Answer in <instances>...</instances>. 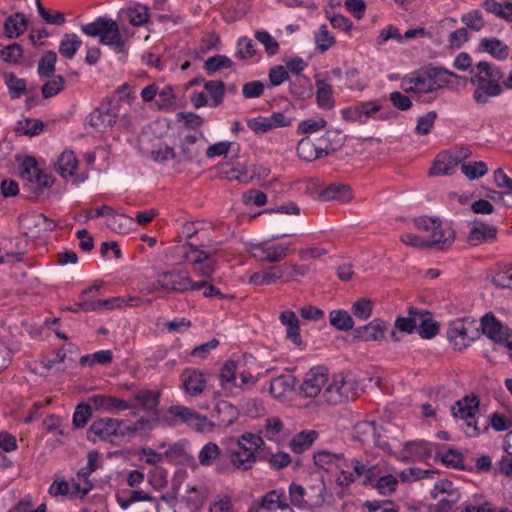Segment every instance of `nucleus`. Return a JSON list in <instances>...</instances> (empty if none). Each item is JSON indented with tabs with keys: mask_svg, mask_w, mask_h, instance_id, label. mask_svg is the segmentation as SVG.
I'll list each match as a JSON object with an SVG mask.
<instances>
[{
	"mask_svg": "<svg viewBox=\"0 0 512 512\" xmlns=\"http://www.w3.org/2000/svg\"><path fill=\"white\" fill-rule=\"evenodd\" d=\"M469 81L475 85L473 100L480 105L487 104L491 98L500 96L503 93L502 83L504 82L503 70L487 61L478 62L470 70Z\"/></svg>",
	"mask_w": 512,
	"mask_h": 512,
	"instance_id": "1",
	"label": "nucleus"
},
{
	"mask_svg": "<svg viewBox=\"0 0 512 512\" xmlns=\"http://www.w3.org/2000/svg\"><path fill=\"white\" fill-rule=\"evenodd\" d=\"M81 31L87 36L98 37L101 44L113 47L117 53L124 52L126 41L118 23L111 18L98 17L94 22L82 25Z\"/></svg>",
	"mask_w": 512,
	"mask_h": 512,
	"instance_id": "2",
	"label": "nucleus"
},
{
	"mask_svg": "<svg viewBox=\"0 0 512 512\" xmlns=\"http://www.w3.org/2000/svg\"><path fill=\"white\" fill-rule=\"evenodd\" d=\"M265 445L262 437L247 432L237 441V448L228 451L229 460L234 467L247 471L252 468L254 462L259 459L255 452Z\"/></svg>",
	"mask_w": 512,
	"mask_h": 512,
	"instance_id": "3",
	"label": "nucleus"
},
{
	"mask_svg": "<svg viewBox=\"0 0 512 512\" xmlns=\"http://www.w3.org/2000/svg\"><path fill=\"white\" fill-rule=\"evenodd\" d=\"M479 398L475 394H469L457 400L450 407L453 417L464 421L463 431L468 437H477L481 434V428L475 420V415L479 410Z\"/></svg>",
	"mask_w": 512,
	"mask_h": 512,
	"instance_id": "4",
	"label": "nucleus"
},
{
	"mask_svg": "<svg viewBox=\"0 0 512 512\" xmlns=\"http://www.w3.org/2000/svg\"><path fill=\"white\" fill-rule=\"evenodd\" d=\"M358 383L353 377H335L323 391L322 397L330 405H338L355 399Z\"/></svg>",
	"mask_w": 512,
	"mask_h": 512,
	"instance_id": "5",
	"label": "nucleus"
},
{
	"mask_svg": "<svg viewBox=\"0 0 512 512\" xmlns=\"http://www.w3.org/2000/svg\"><path fill=\"white\" fill-rule=\"evenodd\" d=\"M479 337V329L475 321L469 316H462L450 322V342L455 350L462 351Z\"/></svg>",
	"mask_w": 512,
	"mask_h": 512,
	"instance_id": "6",
	"label": "nucleus"
},
{
	"mask_svg": "<svg viewBox=\"0 0 512 512\" xmlns=\"http://www.w3.org/2000/svg\"><path fill=\"white\" fill-rule=\"evenodd\" d=\"M157 284L168 292L185 293L200 290L204 283H194L187 273L180 270L165 271L158 275Z\"/></svg>",
	"mask_w": 512,
	"mask_h": 512,
	"instance_id": "7",
	"label": "nucleus"
},
{
	"mask_svg": "<svg viewBox=\"0 0 512 512\" xmlns=\"http://www.w3.org/2000/svg\"><path fill=\"white\" fill-rule=\"evenodd\" d=\"M248 512H293L283 489H274L253 501Z\"/></svg>",
	"mask_w": 512,
	"mask_h": 512,
	"instance_id": "8",
	"label": "nucleus"
},
{
	"mask_svg": "<svg viewBox=\"0 0 512 512\" xmlns=\"http://www.w3.org/2000/svg\"><path fill=\"white\" fill-rule=\"evenodd\" d=\"M353 437L363 445L376 446L384 452L391 454L389 443L383 439L374 421H361L354 425Z\"/></svg>",
	"mask_w": 512,
	"mask_h": 512,
	"instance_id": "9",
	"label": "nucleus"
},
{
	"mask_svg": "<svg viewBox=\"0 0 512 512\" xmlns=\"http://www.w3.org/2000/svg\"><path fill=\"white\" fill-rule=\"evenodd\" d=\"M24 234L31 238H40L44 234L55 229L56 224L53 220L41 213L22 214L18 218Z\"/></svg>",
	"mask_w": 512,
	"mask_h": 512,
	"instance_id": "10",
	"label": "nucleus"
},
{
	"mask_svg": "<svg viewBox=\"0 0 512 512\" xmlns=\"http://www.w3.org/2000/svg\"><path fill=\"white\" fill-rule=\"evenodd\" d=\"M120 115L119 101L108 99L96 108L89 117V125L99 131L112 127Z\"/></svg>",
	"mask_w": 512,
	"mask_h": 512,
	"instance_id": "11",
	"label": "nucleus"
},
{
	"mask_svg": "<svg viewBox=\"0 0 512 512\" xmlns=\"http://www.w3.org/2000/svg\"><path fill=\"white\" fill-rule=\"evenodd\" d=\"M125 421L115 418L104 417L93 421L87 433L88 439L93 442L107 440L112 436L123 438L122 427Z\"/></svg>",
	"mask_w": 512,
	"mask_h": 512,
	"instance_id": "12",
	"label": "nucleus"
},
{
	"mask_svg": "<svg viewBox=\"0 0 512 512\" xmlns=\"http://www.w3.org/2000/svg\"><path fill=\"white\" fill-rule=\"evenodd\" d=\"M435 452V459L440 460L448 467V452L442 453L439 444L427 442L425 440L409 441L404 444L403 458L425 459Z\"/></svg>",
	"mask_w": 512,
	"mask_h": 512,
	"instance_id": "13",
	"label": "nucleus"
},
{
	"mask_svg": "<svg viewBox=\"0 0 512 512\" xmlns=\"http://www.w3.org/2000/svg\"><path fill=\"white\" fill-rule=\"evenodd\" d=\"M190 249L185 253V259L193 266V271L199 276L209 278L213 275L217 262L211 258L210 253L200 250L197 245L186 243Z\"/></svg>",
	"mask_w": 512,
	"mask_h": 512,
	"instance_id": "14",
	"label": "nucleus"
},
{
	"mask_svg": "<svg viewBox=\"0 0 512 512\" xmlns=\"http://www.w3.org/2000/svg\"><path fill=\"white\" fill-rule=\"evenodd\" d=\"M20 176L23 180L28 182H35L39 188H49L54 183L52 174L43 173L34 157H26L20 167Z\"/></svg>",
	"mask_w": 512,
	"mask_h": 512,
	"instance_id": "15",
	"label": "nucleus"
},
{
	"mask_svg": "<svg viewBox=\"0 0 512 512\" xmlns=\"http://www.w3.org/2000/svg\"><path fill=\"white\" fill-rule=\"evenodd\" d=\"M470 225L471 228L467 236V242L471 246L494 242L497 239L498 229L496 226L485 223L477 218L471 221Z\"/></svg>",
	"mask_w": 512,
	"mask_h": 512,
	"instance_id": "16",
	"label": "nucleus"
},
{
	"mask_svg": "<svg viewBox=\"0 0 512 512\" xmlns=\"http://www.w3.org/2000/svg\"><path fill=\"white\" fill-rule=\"evenodd\" d=\"M481 327L482 333L499 345L508 340V335L512 333L509 327L502 324L491 312L482 317Z\"/></svg>",
	"mask_w": 512,
	"mask_h": 512,
	"instance_id": "17",
	"label": "nucleus"
},
{
	"mask_svg": "<svg viewBox=\"0 0 512 512\" xmlns=\"http://www.w3.org/2000/svg\"><path fill=\"white\" fill-rule=\"evenodd\" d=\"M239 417L237 407L233 406L230 402L222 400L216 403L212 412L211 418L213 422L207 423V426L228 427L232 425Z\"/></svg>",
	"mask_w": 512,
	"mask_h": 512,
	"instance_id": "18",
	"label": "nucleus"
},
{
	"mask_svg": "<svg viewBox=\"0 0 512 512\" xmlns=\"http://www.w3.org/2000/svg\"><path fill=\"white\" fill-rule=\"evenodd\" d=\"M328 381V375L320 368H312L300 386V393L305 397H316Z\"/></svg>",
	"mask_w": 512,
	"mask_h": 512,
	"instance_id": "19",
	"label": "nucleus"
},
{
	"mask_svg": "<svg viewBox=\"0 0 512 512\" xmlns=\"http://www.w3.org/2000/svg\"><path fill=\"white\" fill-rule=\"evenodd\" d=\"M165 422L169 426H175L176 421L169 419L168 417H161L159 413L154 412V415H150L148 418L141 417L131 425H125L122 427L123 438L134 437L137 432L142 430H152L158 423Z\"/></svg>",
	"mask_w": 512,
	"mask_h": 512,
	"instance_id": "20",
	"label": "nucleus"
},
{
	"mask_svg": "<svg viewBox=\"0 0 512 512\" xmlns=\"http://www.w3.org/2000/svg\"><path fill=\"white\" fill-rule=\"evenodd\" d=\"M168 413L176 418H179L182 422L188 424L190 427L196 429L197 431H204L208 423L207 417L202 416L185 406H171L168 409Z\"/></svg>",
	"mask_w": 512,
	"mask_h": 512,
	"instance_id": "21",
	"label": "nucleus"
},
{
	"mask_svg": "<svg viewBox=\"0 0 512 512\" xmlns=\"http://www.w3.org/2000/svg\"><path fill=\"white\" fill-rule=\"evenodd\" d=\"M88 401L97 411L113 412L133 408L131 403L111 395H93L88 398Z\"/></svg>",
	"mask_w": 512,
	"mask_h": 512,
	"instance_id": "22",
	"label": "nucleus"
},
{
	"mask_svg": "<svg viewBox=\"0 0 512 512\" xmlns=\"http://www.w3.org/2000/svg\"><path fill=\"white\" fill-rule=\"evenodd\" d=\"M388 324L380 319H374L367 325L355 329L354 337L362 341H380L385 338Z\"/></svg>",
	"mask_w": 512,
	"mask_h": 512,
	"instance_id": "23",
	"label": "nucleus"
},
{
	"mask_svg": "<svg viewBox=\"0 0 512 512\" xmlns=\"http://www.w3.org/2000/svg\"><path fill=\"white\" fill-rule=\"evenodd\" d=\"M414 225L418 230L431 233L428 240H437V245L445 244L444 231L441 228V221L437 217L420 216L414 219Z\"/></svg>",
	"mask_w": 512,
	"mask_h": 512,
	"instance_id": "24",
	"label": "nucleus"
},
{
	"mask_svg": "<svg viewBox=\"0 0 512 512\" xmlns=\"http://www.w3.org/2000/svg\"><path fill=\"white\" fill-rule=\"evenodd\" d=\"M197 141L198 138L195 135H188L181 140L180 152L176 158L177 163H193L198 160L201 148L197 145Z\"/></svg>",
	"mask_w": 512,
	"mask_h": 512,
	"instance_id": "25",
	"label": "nucleus"
},
{
	"mask_svg": "<svg viewBox=\"0 0 512 512\" xmlns=\"http://www.w3.org/2000/svg\"><path fill=\"white\" fill-rule=\"evenodd\" d=\"M314 464L327 471L345 466L344 455L342 453H333L328 450H319L313 455Z\"/></svg>",
	"mask_w": 512,
	"mask_h": 512,
	"instance_id": "26",
	"label": "nucleus"
},
{
	"mask_svg": "<svg viewBox=\"0 0 512 512\" xmlns=\"http://www.w3.org/2000/svg\"><path fill=\"white\" fill-rule=\"evenodd\" d=\"M182 380L185 392L194 397L200 395L206 387L204 375L198 370H185Z\"/></svg>",
	"mask_w": 512,
	"mask_h": 512,
	"instance_id": "27",
	"label": "nucleus"
},
{
	"mask_svg": "<svg viewBox=\"0 0 512 512\" xmlns=\"http://www.w3.org/2000/svg\"><path fill=\"white\" fill-rule=\"evenodd\" d=\"M345 141V137L338 129H328L325 134L318 139L319 150L324 156H327L339 150Z\"/></svg>",
	"mask_w": 512,
	"mask_h": 512,
	"instance_id": "28",
	"label": "nucleus"
},
{
	"mask_svg": "<svg viewBox=\"0 0 512 512\" xmlns=\"http://www.w3.org/2000/svg\"><path fill=\"white\" fill-rule=\"evenodd\" d=\"M417 332L422 339H432L439 333V323L433 320L428 310L420 309Z\"/></svg>",
	"mask_w": 512,
	"mask_h": 512,
	"instance_id": "29",
	"label": "nucleus"
},
{
	"mask_svg": "<svg viewBox=\"0 0 512 512\" xmlns=\"http://www.w3.org/2000/svg\"><path fill=\"white\" fill-rule=\"evenodd\" d=\"M318 197L322 201L336 200L341 203H347L352 199V192L347 185L332 183L321 191Z\"/></svg>",
	"mask_w": 512,
	"mask_h": 512,
	"instance_id": "30",
	"label": "nucleus"
},
{
	"mask_svg": "<svg viewBox=\"0 0 512 512\" xmlns=\"http://www.w3.org/2000/svg\"><path fill=\"white\" fill-rule=\"evenodd\" d=\"M479 51L489 53L493 58L503 61L509 56V47L498 38H483L480 41Z\"/></svg>",
	"mask_w": 512,
	"mask_h": 512,
	"instance_id": "31",
	"label": "nucleus"
},
{
	"mask_svg": "<svg viewBox=\"0 0 512 512\" xmlns=\"http://www.w3.org/2000/svg\"><path fill=\"white\" fill-rule=\"evenodd\" d=\"M279 320L282 325L287 327L286 336L295 345L300 346L302 339L300 336L299 320L293 311H284L280 314Z\"/></svg>",
	"mask_w": 512,
	"mask_h": 512,
	"instance_id": "32",
	"label": "nucleus"
},
{
	"mask_svg": "<svg viewBox=\"0 0 512 512\" xmlns=\"http://www.w3.org/2000/svg\"><path fill=\"white\" fill-rule=\"evenodd\" d=\"M160 392L153 390H141L134 395V400L137 401L140 407L147 411L149 415H154V412L159 413Z\"/></svg>",
	"mask_w": 512,
	"mask_h": 512,
	"instance_id": "33",
	"label": "nucleus"
},
{
	"mask_svg": "<svg viewBox=\"0 0 512 512\" xmlns=\"http://www.w3.org/2000/svg\"><path fill=\"white\" fill-rule=\"evenodd\" d=\"M28 19L22 12L9 16L4 24V30L8 38H17L27 29Z\"/></svg>",
	"mask_w": 512,
	"mask_h": 512,
	"instance_id": "34",
	"label": "nucleus"
},
{
	"mask_svg": "<svg viewBox=\"0 0 512 512\" xmlns=\"http://www.w3.org/2000/svg\"><path fill=\"white\" fill-rule=\"evenodd\" d=\"M316 101L320 108L331 109L334 106L332 87L318 75L315 77Z\"/></svg>",
	"mask_w": 512,
	"mask_h": 512,
	"instance_id": "35",
	"label": "nucleus"
},
{
	"mask_svg": "<svg viewBox=\"0 0 512 512\" xmlns=\"http://www.w3.org/2000/svg\"><path fill=\"white\" fill-rule=\"evenodd\" d=\"M78 167V160L73 151H64L58 157L57 163L55 164V170L63 178H67L74 175V171Z\"/></svg>",
	"mask_w": 512,
	"mask_h": 512,
	"instance_id": "36",
	"label": "nucleus"
},
{
	"mask_svg": "<svg viewBox=\"0 0 512 512\" xmlns=\"http://www.w3.org/2000/svg\"><path fill=\"white\" fill-rule=\"evenodd\" d=\"M448 480H442L434 485V488L430 492L431 498L438 500L437 503H432L427 506L428 512H448V497L444 496L438 499L439 494H446L448 490L446 488Z\"/></svg>",
	"mask_w": 512,
	"mask_h": 512,
	"instance_id": "37",
	"label": "nucleus"
},
{
	"mask_svg": "<svg viewBox=\"0 0 512 512\" xmlns=\"http://www.w3.org/2000/svg\"><path fill=\"white\" fill-rule=\"evenodd\" d=\"M317 438L318 433L315 430L302 431L293 437L289 447L294 453L301 454L309 449Z\"/></svg>",
	"mask_w": 512,
	"mask_h": 512,
	"instance_id": "38",
	"label": "nucleus"
},
{
	"mask_svg": "<svg viewBox=\"0 0 512 512\" xmlns=\"http://www.w3.org/2000/svg\"><path fill=\"white\" fill-rule=\"evenodd\" d=\"M297 155L304 161H313L324 157L319 150L318 143H314L309 137L302 138L297 145Z\"/></svg>",
	"mask_w": 512,
	"mask_h": 512,
	"instance_id": "39",
	"label": "nucleus"
},
{
	"mask_svg": "<svg viewBox=\"0 0 512 512\" xmlns=\"http://www.w3.org/2000/svg\"><path fill=\"white\" fill-rule=\"evenodd\" d=\"M420 309L416 307H409L407 311V317H397L394 323V327L404 333L411 334L417 329V322L419 317Z\"/></svg>",
	"mask_w": 512,
	"mask_h": 512,
	"instance_id": "40",
	"label": "nucleus"
},
{
	"mask_svg": "<svg viewBox=\"0 0 512 512\" xmlns=\"http://www.w3.org/2000/svg\"><path fill=\"white\" fill-rule=\"evenodd\" d=\"M283 276L279 267H272L269 270L258 271L250 276L249 283L253 285H270L276 283Z\"/></svg>",
	"mask_w": 512,
	"mask_h": 512,
	"instance_id": "41",
	"label": "nucleus"
},
{
	"mask_svg": "<svg viewBox=\"0 0 512 512\" xmlns=\"http://www.w3.org/2000/svg\"><path fill=\"white\" fill-rule=\"evenodd\" d=\"M325 485L322 481L306 489V509H314L323 505L325 501Z\"/></svg>",
	"mask_w": 512,
	"mask_h": 512,
	"instance_id": "42",
	"label": "nucleus"
},
{
	"mask_svg": "<svg viewBox=\"0 0 512 512\" xmlns=\"http://www.w3.org/2000/svg\"><path fill=\"white\" fill-rule=\"evenodd\" d=\"M81 44L82 41L76 34L66 33L63 35L60 41L59 53L67 59H72L80 48Z\"/></svg>",
	"mask_w": 512,
	"mask_h": 512,
	"instance_id": "43",
	"label": "nucleus"
},
{
	"mask_svg": "<svg viewBox=\"0 0 512 512\" xmlns=\"http://www.w3.org/2000/svg\"><path fill=\"white\" fill-rule=\"evenodd\" d=\"M3 79L8 88L9 95L12 99H18L22 95L26 94V81L24 79L18 78L12 72L4 73Z\"/></svg>",
	"mask_w": 512,
	"mask_h": 512,
	"instance_id": "44",
	"label": "nucleus"
},
{
	"mask_svg": "<svg viewBox=\"0 0 512 512\" xmlns=\"http://www.w3.org/2000/svg\"><path fill=\"white\" fill-rule=\"evenodd\" d=\"M330 324L340 331L353 329L354 321L346 310H333L329 314Z\"/></svg>",
	"mask_w": 512,
	"mask_h": 512,
	"instance_id": "45",
	"label": "nucleus"
},
{
	"mask_svg": "<svg viewBox=\"0 0 512 512\" xmlns=\"http://www.w3.org/2000/svg\"><path fill=\"white\" fill-rule=\"evenodd\" d=\"M57 55L54 51H45L38 63V74L41 78H51L55 73Z\"/></svg>",
	"mask_w": 512,
	"mask_h": 512,
	"instance_id": "46",
	"label": "nucleus"
},
{
	"mask_svg": "<svg viewBox=\"0 0 512 512\" xmlns=\"http://www.w3.org/2000/svg\"><path fill=\"white\" fill-rule=\"evenodd\" d=\"M241 361L229 360L224 363L221 373L219 375L221 384L226 387V384H232V386H238L236 383V374L239 373Z\"/></svg>",
	"mask_w": 512,
	"mask_h": 512,
	"instance_id": "47",
	"label": "nucleus"
},
{
	"mask_svg": "<svg viewBox=\"0 0 512 512\" xmlns=\"http://www.w3.org/2000/svg\"><path fill=\"white\" fill-rule=\"evenodd\" d=\"M397 486L398 479L395 475L390 473V468H388L375 484L374 488L381 495H391L396 491Z\"/></svg>",
	"mask_w": 512,
	"mask_h": 512,
	"instance_id": "48",
	"label": "nucleus"
},
{
	"mask_svg": "<svg viewBox=\"0 0 512 512\" xmlns=\"http://www.w3.org/2000/svg\"><path fill=\"white\" fill-rule=\"evenodd\" d=\"M460 169L469 180L479 179L488 172V167L484 161L462 163Z\"/></svg>",
	"mask_w": 512,
	"mask_h": 512,
	"instance_id": "49",
	"label": "nucleus"
},
{
	"mask_svg": "<svg viewBox=\"0 0 512 512\" xmlns=\"http://www.w3.org/2000/svg\"><path fill=\"white\" fill-rule=\"evenodd\" d=\"M411 82L413 83V86L410 87V90H412L414 92H419V93L432 92L441 87L440 82H435L434 80H429V77L426 75L424 70L418 76H416L414 79H412Z\"/></svg>",
	"mask_w": 512,
	"mask_h": 512,
	"instance_id": "50",
	"label": "nucleus"
},
{
	"mask_svg": "<svg viewBox=\"0 0 512 512\" xmlns=\"http://www.w3.org/2000/svg\"><path fill=\"white\" fill-rule=\"evenodd\" d=\"M221 456L219 446L214 442L205 444L199 452L198 458L202 466H210Z\"/></svg>",
	"mask_w": 512,
	"mask_h": 512,
	"instance_id": "51",
	"label": "nucleus"
},
{
	"mask_svg": "<svg viewBox=\"0 0 512 512\" xmlns=\"http://www.w3.org/2000/svg\"><path fill=\"white\" fill-rule=\"evenodd\" d=\"M65 86V79L61 75L52 76V78L44 83L41 88L43 98L48 99L58 95Z\"/></svg>",
	"mask_w": 512,
	"mask_h": 512,
	"instance_id": "52",
	"label": "nucleus"
},
{
	"mask_svg": "<svg viewBox=\"0 0 512 512\" xmlns=\"http://www.w3.org/2000/svg\"><path fill=\"white\" fill-rule=\"evenodd\" d=\"M204 88L210 94L213 106H219L223 102L225 94V83L223 81H206Z\"/></svg>",
	"mask_w": 512,
	"mask_h": 512,
	"instance_id": "53",
	"label": "nucleus"
},
{
	"mask_svg": "<svg viewBox=\"0 0 512 512\" xmlns=\"http://www.w3.org/2000/svg\"><path fill=\"white\" fill-rule=\"evenodd\" d=\"M232 66H233V61L226 55L218 54L216 56L208 58L204 62V69L210 75L219 71L220 69L231 68Z\"/></svg>",
	"mask_w": 512,
	"mask_h": 512,
	"instance_id": "54",
	"label": "nucleus"
},
{
	"mask_svg": "<svg viewBox=\"0 0 512 512\" xmlns=\"http://www.w3.org/2000/svg\"><path fill=\"white\" fill-rule=\"evenodd\" d=\"M288 494L290 506L306 509V488L299 484L291 483L288 488Z\"/></svg>",
	"mask_w": 512,
	"mask_h": 512,
	"instance_id": "55",
	"label": "nucleus"
},
{
	"mask_svg": "<svg viewBox=\"0 0 512 512\" xmlns=\"http://www.w3.org/2000/svg\"><path fill=\"white\" fill-rule=\"evenodd\" d=\"M127 16L131 25L138 27L146 24L150 18L149 9L146 6H137L127 10Z\"/></svg>",
	"mask_w": 512,
	"mask_h": 512,
	"instance_id": "56",
	"label": "nucleus"
},
{
	"mask_svg": "<svg viewBox=\"0 0 512 512\" xmlns=\"http://www.w3.org/2000/svg\"><path fill=\"white\" fill-rule=\"evenodd\" d=\"M92 404L80 403L77 405L73 414V425L76 428H83L92 415Z\"/></svg>",
	"mask_w": 512,
	"mask_h": 512,
	"instance_id": "57",
	"label": "nucleus"
},
{
	"mask_svg": "<svg viewBox=\"0 0 512 512\" xmlns=\"http://www.w3.org/2000/svg\"><path fill=\"white\" fill-rule=\"evenodd\" d=\"M296 379L291 375H282L276 377L271 381L270 391L276 393L279 391V395L286 391H292L295 388Z\"/></svg>",
	"mask_w": 512,
	"mask_h": 512,
	"instance_id": "58",
	"label": "nucleus"
},
{
	"mask_svg": "<svg viewBox=\"0 0 512 512\" xmlns=\"http://www.w3.org/2000/svg\"><path fill=\"white\" fill-rule=\"evenodd\" d=\"M43 128L44 124L40 120L24 119L18 122L16 132L27 136H36Z\"/></svg>",
	"mask_w": 512,
	"mask_h": 512,
	"instance_id": "59",
	"label": "nucleus"
},
{
	"mask_svg": "<svg viewBox=\"0 0 512 512\" xmlns=\"http://www.w3.org/2000/svg\"><path fill=\"white\" fill-rule=\"evenodd\" d=\"M315 43L320 52H325L335 44V38L330 34L327 25L323 24L315 35Z\"/></svg>",
	"mask_w": 512,
	"mask_h": 512,
	"instance_id": "60",
	"label": "nucleus"
},
{
	"mask_svg": "<svg viewBox=\"0 0 512 512\" xmlns=\"http://www.w3.org/2000/svg\"><path fill=\"white\" fill-rule=\"evenodd\" d=\"M388 468V466L381 463L368 465L365 478L362 480V484L364 486L371 485L374 487Z\"/></svg>",
	"mask_w": 512,
	"mask_h": 512,
	"instance_id": "61",
	"label": "nucleus"
},
{
	"mask_svg": "<svg viewBox=\"0 0 512 512\" xmlns=\"http://www.w3.org/2000/svg\"><path fill=\"white\" fill-rule=\"evenodd\" d=\"M373 309V303L368 298H360L352 305V313L353 315L360 320H367L371 314Z\"/></svg>",
	"mask_w": 512,
	"mask_h": 512,
	"instance_id": "62",
	"label": "nucleus"
},
{
	"mask_svg": "<svg viewBox=\"0 0 512 512\" xmlns=\"http://www.w3.org/2000/svg\"><path fill=\"white\" fill-rule=\"evenodd\" d=\"M256 55L255 44L252 39L241 37L237 42L236 57L245 60Z\"/></svg>",
	"mask_w": 512,
	"mask_h": 512,
	"instance_id": "63",
	"label": "nucleus"
},
{
	"mask_svg": "<svg viewBox=\"0 0 512 512\" xmlns=\"http://www.w3.org/2000/svg\"><path fill=\"white\" fill-rule=\"evenodd\" d=\"M492 283L499 288L512 289V265L504 266L492 277Z\"/></svg>",
	"mask_w": 512,
	"mask_h": 512,
	"instance_id": "64",
	"label": "nucleus"
}]
</instances>
